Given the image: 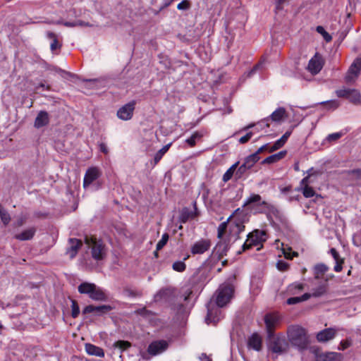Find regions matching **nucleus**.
Instances as JSON below:
<instances>
[{
	"mask_svg": "<svg viewBox=\"0 0 361 361\" xmlns=\"http://www.w3.org/2000/svg\"><path fill=\"white\" fill-rule=\"evenodd\" d=\"M287 336L290 344L299 350L307 348L310 341L305 329L298 325L290 326L287 329Z\"/></svg>",
	"mask_w": 361,
	"mask_h": 361,
	"instance_id": "f257e3e1",
	"label": "nucleus"
},
{
	"mask_svg": "<svg viewBox=\"0 0 361 361\" xmlns=\"http://www.w3.org/2000/svg\"><path fill=\"white\" fill-rule=\"evenodd\" d=\"M85 243L90 249L92 257L94 260L101 261L106 257L107 247L102 240L86 235Z\"/></svg>",
	"mask_w": 361,
	"mask_h": 361,
	"instance_id": "f03ea898",
	"label": "nucleus"
},
{
	"mask_svg": "<svg viewBox=\"0 0 361 361\" xmlns=\"http://www.w3.org/2000/svg\"><path fill=\"white\" fill-rule=\"evenodd\" d=\"M267 343L268 350L277 355L286 353L289 349V343L282 334H268Z\"/></svg>",
	"mask_w": 361,
	"mask_h": 361,
	"instance_id": "7ed1b4c3",
	"label": "nucleus"
},
{
	"mask_svg": "<svg viewBox=\"0 0 361 361\" xmlns=\"http://www.w3.org/2000/svg\"><path fill=\"white\" fill-rule=\"evenodd\" d=\"M234 293V287L231 284L221 286L216 292V304L223 307L231 300Z\"/></svg>",
	"mask_w": 361,
	"mask_h": 361,
	"instance_id": "20e7f679",
	"label": "nucleus"
},
{
	"mask_svg": "<svg viewBox=\"0 0 361 361\" xmlns=\"http://www.w3.org/2000/svg\"><path fill=\"white\" fill-rule=\"evenodd\" d=\"M266 241V233L264 231L255 230L247 235L246 241L243 245V251H245L254 246L261 245L257 250H259L262 247V243Z\"/></svg>",
	"mask_w": 361,
	"mask_h": 361,
	"instance_id": "39448f33",
	"label": "nucleus"
},
{
	"mask_svg": "<svg viewBox=\"0 0 361 361\" xmlns=\"http://www.w3.org/2000/svg\"><path fill=\"white\" fill-rule=\"evenodd\" d=\"M176 299V288L168 286L161 288L154 295L156 302L164 301L169 305Z\"/></svg>",
	"mask_w": 361,
	"mask_h": 361,
	"instance_id": "423d86ee",
	"label": "nucleus"
},
{
	"mask_svg": "<svg viewBox=\"0 0 361 361\" xmlns=\"http://www.w3.org/2000/svg\"><path fill=\"white\" fill-rule=\"evenodd\" d=\"M280 319L281 317L277 312H270L265 314L264 320L267 335L274 334V329Z\"/></svg>",
	"mask_w": 361,
	"mask_h": 361,
	"instance_id": "0eeeda50",
	"label": "nucleus"
},
{
	"mask_svg": "<svg viewBox=\"0 0 361 361\" xmlns=\"http://www.w3.org/2000/svg\"><path fill=\"white\" fill-rule=\"evenodd\" d=\"M361 70V57L356 58L350 66L348 73L345 77L346 82H351L360 75Z\"/></svg>",
	"mask_w": 361,
	"mask_h": 361,
	"instance_id": "6e6552de",
	"label": "nucleus"
},
{
	"mask_svg": "<svg viewBox=\"0 0 361 361\" xmlns=\"http://www.w3.org/2000/svg\"><path fill=\"white\" fill-rule=\"evenodd\" d=\"M212 246V242L209 239L202 238L196 241L190 248L192 255H202L208 251Z\"/></svg>",
	"mask_w": 361,
	"mask_h": 361,
	"instance_id": "1a4fd4ad",
	"label": "nucleus"
},
{
	"mask_svg": "<svg viewBox=\"0 0 361 361\" xmlns=\"http://www.w3.org/2000/svg\"><path fill=\"white\" fill-rule=\"evenodd\" d=\"M257 209L256 212L257 213L266 214L267 216L272 214L276 218H280L281 215V212L276 206L266 201L259 202V205L257 207Z\"/></svg>",
	"mask_w": 361,
	"mask_h": 361,
	"instance_id": "9d476101",
	"label": "nucleus"
},
{
	"mask_svg": "<svg viewBox=\"0 0 361 361\" xmlns=\"http://www.w3.org/2000/svg\"><path fill=\"white\" fill-rule=\"evenodd\" d=\"M135 104L136 102L133 100L121 106L117 111L118 117L123 121L130 120L133 115Z\"/></svg>",
	"mask_w": 361,
	"mask_h": 361,
	"instance_id": "9b49d317",
	"label": "nucleus"
},
{
	"mask_svg": "<svg viewBox=\"0 0 361 361\" xmlns=\"http://www.w3.org/2000/svg\"><path fill=\"white\" fill-rule=\"evenodd\" d=\"M113 309L114 307L109 305H102L99 306L89 305L83 309L82 314H86L94 312L97 316H103L111 311Z\"/></svg>",
	"mask_w": 361,
	"mask_h": 361,
	"instance_id": "f8f14e48",
	"label": "nucleus"
},
{
	"mask_svg": "<svg viewBox=\"0 0 361 361\" xmlns=\"http://www.w3.org/2000/svg\"><path fill=\"white\" fill-rule=\"evenodd\" d=\"M324 61L322 57L316 53L314 57H312L308 63L307 70L312 74H318L323 68Z\"/></svg>",
	"mask_w": 361,
	"mask_h": 361,
	"instance_id": "ddd939ff",
	"label": "nucleus"
},
{
	"mask_svg": "<svg viewBox=\"0 0 361 361\" xmlns=\"http://www.w3.org/2000/svg\"><path fill=\"white\" fill-rule=\"evenodd\" d=\"M245 229L243 221L240 219H235L229 221V235L230 240L232 236H235V240L239 238V235Z\"/></svg>",
	"mask_w": 361,
	"mask_h": 361,
	"instance_id": "4468645a",
	"label": "nucleus"
},
{
	"mask_svg": "<svg viewBox=\"0 0 361 361\" xmlns=\"http://www.w3.org/2000/svg\"><path fill=\"white\" fill-rule=\"evenodd\" d=\"M343 355L340 353L326 352L316 353L314 361H342Z\"/></svg>",
	"mask_w": 361,
	"mask_h": 361,
	"instance_id": "2eb2a0df",
	"label": "nucleus"
},
{
	"mask_svg": "<svg viewBox=\"0 0 361 361\" xmlns=\"http://www.w3.org/2000/svg\"><path fill=\"white\" fill-rule=\"evenodd\" d=\"M168 346L167 341L164 340L157 341L149 345L147 351L152 355H157L165 351Z\"/></svg>",
	"mask_w": 361,
	"mask_h": 361,
	"instance_id": "dca6fc26",
	"label": "nucleus"
},
{
	"mask_svg": "<svg viewBox=\"0 0 361 361\" xmlns=\"http://www.w3.org/2000/svg\"><path fill=\"white\" fill-rule=\"evenodd\" d=\"M101 176L99 169L97 167L89 168L84 176L83 187L86 188Z\"/></svg>",
	"mask_w": 361,
	"mask_h": 361,
	"instance_id": "f3484780",
	"label": "nucleus"
},
{
	"mask_svg": "<svg viewBox=\"0 0 361 361\" xmlns=\"http://www.w3.org/2000/svg\"><path fill=\"white\" fill-rule=\"evenodd\" d=\"M336 334L337 330L335 328H327L319 331L316 338L320 343H326L334 338Z\"/></svg>",
	"mask_w": 361,
	"mask_h": 361,
	"instance_id": "a211bd4d",
	"label": "nucleus"
},
{
	"mask_svg": "<svg viewBox=\"0 0 361 361\" xmlns=\"http://www.w3.org/2000/svg\"><path fill=\"white\" fill-rule=\"evenodd\" d=\"M247 346L256 351H260L262 347V340L257 333L252 334L247 341Z\"/></svg>",
	"mask_w": 361,
	"mask_h": 361,
	"instance_id": "6ab92c4d",
	"label": "nucleus"
},
{
	"mask_svg": "<svg viewBox=\"0 0 361 361\" xmlns=\"http://www.w3.org/2000/svg\"><path fill=\"white\" fill-rule=\"evenodd\" d=\"M82 246V240L77 238H69V257L74 258L77 255L78 250L81 248Z\"/></svg>",
	"mask_w": 361,
	"mask_h": 361,
	"instance_id": "aec40b11",
	"label": "nucleus"
},
{
	"mask_svg": "<svg viewBox=\"0 0 361 361\" xmlns=\"http://www.w3.org/2000/svg\"><path fill=\"white\" fill-rule=\"evenodd\" d=\"M49 122V114L45 111H41L38 113L35 120V127L40 128L47 126Z\"/></svg>",
	"mask_w": 361,
	"mask_h": 361,
	"instance_id": "412c9836",
	"label": "nucleus"
},
{
	"mask_svg": "<svg viewBox=\"0 0 361 361\" xmlns=\"http://www.w3.org/2000/svg\"><path fill=\"white\" fill-rule=\"evenodd\" d=\"M199 215L200 212L198 211H190L188 207H184L180 212L179 221L180 222L184 224L186 223L189 219H194Z\"/></svg>",
	"mask_w": 361,
	"mask_h": 361,
	"instance_id": "4be33fe9",
	"label": "nucleus"
},
{
	"mask_svg": "<svg viewBox=\"0 0 361 361\" xmlns=\"http://www.w3.org/2000/svg\"><path fill=\"white\" fill-rule=\"evenodd\" d=\"M36 233V228L34 227L29 228L24 230L20 233L15 235L14 238L19 240H31Z\"/></svg>",
	"mask_w": 361,
	"mask_h": 361,
	"instance_id": "5701e85b",
	"label": "nucleus"
},
{
	"mask_svg": "<svg viewBox=\"0 0 361 361\" xmlns=\"http://www.w3.org/2000/svg\"><path fill=\"white\" fill-rule=\"evenodd\" d=\"M85 350L90 355H94L99 357L104 356V350L91 343L85 344Z\"/></svg>",
	"mask_w": 361,
	"mask_h": 361,
	"instance_id": "b1692460",
	"label": "nucleus"
},
{
	"mask_svg": "<svg viewBox=\"0 0 361 361\" xmlns=\"http://www.w3.org/2000/svg\"><path fill=\"white\" fill-rule=\"evenodd\" d=\"M286 154H287L286 150L281 151L276 154H272V155L267 157L262 161V164H271L276 163V162L280 161L281 159H283L285 157V156L286 155Z\"/></svg>",
	"mask_w": 361,
	"mask_h": 361,
	"instance_id": "393cba45",
	"label": "nucleus"
},
{
	"mask_svg": "<svg viewBox=\"0 0 361 361\" xmlns=\"http://www.w3.org/2000/svg\"><path fill=\"white\" fill-rule=\"evenodd\" d=\"M329 252L332 255L333 258L336 262V265L334 266V271L336 272H340L343 269V264L344 262L343 259L340 257L339 253L335 248H331Z\"/></svg>",
	"mask_w": 361,
	"mask_h": 361,
	"instance_id": "a878e982",
	"label": "nucleus"
},
{
	"mask_svg": "<svg viewBox=\"0 0 361 361\" xmlns=\"http://www.w3.org/2000/svg\"><path fill=\"white\" fill-rule=\"evenodd\" d=\"M90 298L92 300L97 301H106L107 300V295L104 291L99 287L95 286L93 291L92 292Z\"/></svg>",
	"mask_w": 361,
	"mask_h": 361,
	"instance_id": "bb28decb",
	"label": "nucleus"
},
{
	"mask_svg": "<svg viewBox=\"0 0 361 361\" xmlns=\"http://www.w3.org/2000/svg\"><path fill=\"white\" fill-rule=\"evenodd\" d=\"M228 244L226 242L220 241L219 242L216 247H214V252H216L218 255V258L221 259L224 255H226L227 251L228 250Z\"/></svg>",
	"mask_w": 361,
	"mask_h": 361,
	"instance_id": "cd10ccee",
	"label": "nucleus"
},
{
	"mask_svg": "<svg viewBox=\"0 0 361 361\" xmlns=\"http://www.w3.org/2000/svg\"><path fill=\"white\" fill-rule=\"evenodd\" d=\"M329 267L325 264L319 263L316 264L314 267L313 271H314V279H321L323 275L328 271Z\"/></svg>",
	"mask_w": 361,
	"mask_h": 361,
	"instance_id": "c85d7f7f",
	"label": "nucleus"
},
{
	"mask_svg": "<svg viewBox=\"0 0 361 361\" xmlns=\"http://www.w3.org/2000/svg\"><path fill=\"white\" fill-rule=\"evenodd\" d=\"M95 286L94 283L83 282L78 287V290L80 293L87 294L90 296Z\"/></svg>",
	"mask_w": 361,
	"mask_h": 361,
	"instance_id": "c756f323",
	"label": "nucleus"
},
{
	"mask_svg": "<svg viewBox=\"0 0 361 361\" xmlns=\"http://www.w3.org/2000/svg\"><path fill=\"white\" fill-rule=\"evenodd\" d=\"M114 350H118L121 353L131 347V343L128 341H118L113 343Z\"/></svg>",
	"mask_w": 361,
	"mask_h": 361,
	"instance_id": "7c9ffc66",
	"label": "nucleus"
},
{
	"mask_svg": "<svg viewBox=\"0 0 361 361\" xmlns=\"http://www.w3.org/2000/svg\"><path fill=\"white\" fill-rule=\"evenodd\" d=\"M240 161L235 162L234 164H233L224 174L222 180L224 182L226 183L229 180L231 179L232 176L235 174V171L237 169L238 166H239Z\"/></svg>",
	"mask_w": 361,
	"mask_h": 361,
	"instance_id": "2f4dec72",
	"label": "nucleus"
},
{
	"mask_svg": "<svg viewBox=\"0 0 361 361\" xmlns=\"http://www.w3.org/2000/svg\"><path fill=\"white\" fill-rule=\"evenodd\" d=\"M233 215H234V213L228 217L227 221L222 222L221 224H219L218 229H217L218 238L221 239L223 238V236L225 234V232L227 229L229 221H231V219H233Z\"/></svg>",
	"mask_w": 361,
	"mask_h": 361,
	"instance_id": "473e14b6",
	"label": "nucleus"
},
{
	"mask_svg": "<svg viewBox=\"0 0 361 361\" xmlns=\"http://www.w3.org/2000/svg\"><path fill=\"white\" fill-rule=\"evenodd\" d=\"M259 159V156H257V154H252L245 158L243 164H245L249 169H251Z\"/></svg>",
	"mask_w": 361,
	"mask_h": 361,
	"instance_id": "72a5a7b5",
	"label": "nucleus"
},
{
	"mask_svg": "<svg viewBox=\"0 0 361 361\" xmlns=\"http://www.w3.org/2000/svg\"><path fill=\"white\" fill-rule=\"evenodd\" d=\"M286 114V109L283 107H279L275 110L270 116L273 121H280Z\"/></svg>",
	"mask_w": 361,
	"mask_h": 361,
	"instance_id": "f704fd0d",
	"label": "nucleus"
},
{
	"mask_svg": "<svg viewBox=\"0 0 361 361\" xmlns=\"http://www.w3.org/2000/svg\"><path fill=\"white\" fill-rule=\"evenodd\" d=\"M262 197L258 194H252L245 202L243 207L249 206L252 204H255L256 206L259 205V202H262Z\"/></svg>",
	"mask_w": 361,
	"mask_h": 361,
	"instance_id": "c9c22d12",
	"label": "nucleus"
},
{
	"mask_svg": "<svg viewBox=\"0 0 361 361\" xmlns=\"http://www.w3.org/2000/svg\"><path fill=\"white\" fill-rule=\"evenodd\" d=\"M123 294L128 298H137L142 295V292L130 287H125L123 290Z\"/></svg>",
	"mask_w": 361,
	"mask_h": 361,
	"instance_id": "e433bc0d",
	"label": "nucleus"
},
{
	"mask_svg": "<svg viewBox=\"0 0 361 361\" xmlns=\"http://www.w3.org/2000/svg\"><path fill=\"white\" fill-rule=\"evenodd\" d=\"M47 37L52 40L50 44V48L52 51H55L57 49L60 47L59 41L56 39V35L54 32L48 31L47 32Z\"/></svg>",
	"mask_w": 361,
	"mask_h": 361,
	"instance_id": "4c0bfd02",
	"label": "nucleus"
},
{
	"mask_svg": "<svg viewBox=\"0 0 361 361\" xmlns=\"http://www.w3.org/2000/svg\"><path fill=\"white\" fill-rule=\"evenodd\" d=\"M349 101L355 104H361V94L358 90L353 89L348 98Z\"/></svg>",
	"mask_w": 361,
	"mask_h": 361,
	"instance_id": "58836bf2",
	"label": "nucleus"
},
{
	"mask_svg": "<svg viewBox=\"0 0 361 361\" xmlns=\"http://www.w3.org/2000/svg\"><path fill=\"white\" fill-rule=\"evenodd\" d=\"M171 143H169L165 146H164L161 149H159L154 155V165H156L164 155V154L169 150Z\"/></svg>",
	"mask_w": 361,
	"mask_h": 361,
	"instance_id": "ea45409f",
	"label": "nucleus"
},
{
	"mask_svg": "<svg viewBox=\"0 0 361 361\" xmlns=\"http://www.w3.org/2000/svg\"><path fill=\"white\" fill-rule=\"evenodd\" d=\"M345 173L353 180H361V169H352L345 171Z\"/></svg>",
	"mask_w": 361,
	"mask_h": 361,
	"instance_id": "a19ab883",
	"label": "nucleus"
},
{
	"mask_svg": "<svg viewBox=\"0 0 361 361\" xmlns=\"http://www.w3.org/2000/svg\"><path fill=\"white\" fill-rule=\"evenodd\" d=\"M238 169L235 170V178L236 180L241 179L244 175L250 170L245 164H242L240 166H238Z\"/></svg>",
	"mask_w": 361,
	"mask_h": 361,
	"instance_id": "79ce46f5",
	"label": "nucleus"
},
{
	"mask_svg": "<svg viewBox=\"0 0 361 361\" xmlns=\"http://www.w3.org/2000/svg\"><path fill=\"white\" fill-rule=\"evenodd\" d=\"M169 306L176 314L183 313L184 311V305L182 303L176 302V300L172 301Z\"/></svg>",
	"mask_w": 361,
	"mask_h": 361,
	"instance_id": "37998d69",
	"label": "nucleus"
},
{
	"mask_svg": "<svg viewBox=\"0 0 361 361\" xmlns=\"http://www.w3.org/2000/svg\"><path fill=\"white\" fill-rule=\"evenodd\" d=\"M327 290V285L322 284L319 286L317 288L314 289L312 293V296L314 297H320L324 295Z\"/></svg>",
	"mask_w": 361,
	"mask_h": 361,
	"instance_id": "c03bdc74",
	"label": "nucleus"
},
{
	"mask_svg": "<svg viewBox=\"0 0 361 361\" xmlns=\"http://www.w3.org/2000/svg\"><path fill=\"white\" fill-rule=\"evenodd\" d=\"M172 269L178 272H183L186 269V264L183 261H176L172 264Z\"/></svg>",
	"mask_w": 361,
	"mask_h": 361,
	"instance_id": "a18cd8bd",
	"label": "nucleus"
},
{
	"mask_svg": "<svg viewBox=\"0 0 361 361\" xmlns=\"http://www.w3.org/2000/svg\"><path fill=\"white\" fill-rule=\"evenodd\" d=\"M316 30L318 33L321 34L323 36L326 42H329L331 41L332 37L325 30V29L322 26H317Z\"/></svg>",
	"mask_w": 361,
	"mask_h": 361,
	"instance_id": "49530a36",
	"label": "nucleus"
},
{
	"mask_svg": "<svg viewBox=\"0 0 361 361\" xmlns=\"http://www.w3.org/2000/svg\"><path fill=\"white\" fill-rule=\"evenodd\" d=\"M169 238V235L168 233H165L162 235L161 240L157 244V250H161L167 243Z\"/></svg>",
	"mask_w": 361,
	"mask_h": 361,
	"instance_id": "de8ad7c7",
	"label": "nucleus"
},
{
	"mask_svg": "<svg viewBox=\"0 0 361 361\" xmlns=\"http://www.w3.org/2000/svg\"><path fill=\"white\" fill-rule=\"evenodd\" d=\"M353 89H341L336 91V94L338 97L346 98L348 99Z\"/></svg>",
	"mask_w": 361,
	"mask_h": 361,
	"instance_id": "09e8293b",
	"label": "nucleus"
},
{
	"mask_svg": "<svg viewBox=\"0 0 361 361\" xmlns=\"http://www.w3.org/2000/svg\"><path fill=\"white\" fill-rule=\"evenodd\" d=\"M71 303V316L73 318H76L80 314V307L78 302L75 300H72Z\"/></svg>",
	"mask_w": 361,
	"mask_h": 361,
	"instance_id": "8fccbe9b",
	"label": "nucleus"
},
{
	"mask_svg": "<svg viewBox=\"0 0 361 361\" xmlns=\"http://www.w3.org/2000/svg\"><path fill=\"white\" fill-rule=\"evenodd\" d=\"M302 193L305 197L310 198L312 197L315 195V191L313 190L312 188L306 185L302 188Z\"/></svg>",
	"mask_w": 361,
	"mask_h": 361,
	"instance_id": "3c124183",
	"label": "nucleus"
},
{
	"mask_svg": "<svg viewBox=\"0 0 361 361\" xmlns=\"http://www.w3.org/2000/svg\"><path fill=\"white\" fill-rule=\"evenodd\" d=\"M343 136V133H341V132H338V133H331V134H329L326 140L329 142H335L336 140H338V139H340L341 137Z\"/></svg>",
	"mask_w": 361,
	"mask_h": 361,
	"instance_id": "603ef678",
	"label": "nucleus"
},
{
	"mask_svg": "<svg viewBox=\"0 0 361 361\" xmlns=\"http://www.w3.org/2000/svg\"><path fill=\"white\" fill-rule=\"evenodd\" d=\"M290 134H291V131L286 132L283 134V135L276 141V145H281V147H282L286 142V141H287L288 138L290 137Z\"/></svg>",
	"mask_w": 361,
	"mask_h": 361,
	"instance_id": "864d4df0",
	"label": "nucleus"
},
{
	"mask_svg": "<svg viewBox=\"0 0 361 361\" xmlns=\"http://www.w3.org/2000/svg\"><path fill=\"white\" fill-rule=\"evenodd\" d=\"M1 221L4 224L7 225L11 221V216L8 212L5 209L0 214Z\"/></svg>",
	"mask_w": 361,
	"mask_h": 361,
	"instance_id": "5fc2aeb1",
	"label": "nucleus"
},
{
	"mask_svg": "<svg viewBox=\"0 0 361 361\" xmlns=\"http://www.w3.org/2000/svg\"><path fill=\"white\" fill-rule=\"evenodd\" d=\"M135 313L146 317L152 315V311L148 310L146 307L138 309L135 310Z\"/></svg>",
	"mask_w": 361,
	"mask_h": 361,
	"instance_id": "6e6d98bb",
	"label": "nucleus"
},
{
	"mask_svg": "<svg viewBox=\"0 0 361 361\" xmlns=\"http://www.w3.org/2000/svg\"><path fill=\"white\" fill-rule=\"evenodd\" d=\"M190 8V2L188 0H183L177 6L178 10L186 11Z\"/></svg>",
	"mask_w": 361,
	"mask_h": 361,
	"instance_id": "4d7b16f0",
	"label": "nucleus"
},
{
	"mask_svg": "<svg viewBox=\"0 0 361 361\" xmlns=\"http://www.w3.org/2000/svg\"><path fill=\"white\" fill-rule=\"evenodd\" d=\"M200 137V135L198 133H195L192 135L189 138L186 140V142L191 147L195 146L196 140Z\"/></svg>",
	"mask_w": 361,
	"mask_h": 361,
	"instance_id": "13d9d810",
	"label": "nucleus"
},
{
	"mask_svg": "<svg viewBox=\"0 0 361 361\" xmlns=\"http://www.w3.org/2000/svg\"><path fill=\"white\" fill-rule=\"evenodd\" d=\"M277 269L279 271H285L288 269L289 264L283 260H279L276 264Z\"/></svg>",
	"mask_w": 361,
	"mask_h": 361,
	"instance_id": "bf43d9fd",
	"label": "nucleus"
},
{
	"mask_svg": "<svg viewBox=\"0 0 361 361\" xmlns=\"http://www.w3.org/2000/svg\"><path fill=\"white\" fill-rule=\"evenodd\" d=\"M319 104L322 105H328L329 108H332L334 109H336L338 106L337 102L335 100L322 102Z\"/></svg>",
	"mask_w": 361,
	"mask_h": 361,
	"instance_id": "052dcab7",
	"label": "nucleus"
},
{
	"mask_svg": "<svg viewBox=\"0 0 361 361\" xmlns=\"http://www.w3.org/2000/svg\"><path fill=\"white\" fill-rule=\"evenodd\" d=\"M350 345H351V341L346 339V340L342 341L340 343V345L338 348V349L340 350H344L347 349L348 348H349Z\"/></svg>",
	"mask_w": 361,
	"mask_h": 361,
	"instance_id": "680f3d73",
	"label": "nucleus"
},
{
	"mask_svg": "<svg viewBox=\"0 0 361 361\" xmlns=\"http://www.w3.org/2000/svg\"><path fill=\"white\" fill-rule=\"evenodd\" d=\"M253 133L252 132L247 133L245 135L241 137L239 140L240 144H245L252 137Z\"/></svg>",
	"mask_w": 361,
	"mask_h": 361,
	"instance_id": "e2e57ef3",
	"label": "nucleus"
},
{
	"mask_svg": "<svg viewBox=\"0 0 361 361\" xmlns=\"http://www.w3.org/2000/svg\"><path fill=\"white\" fill-rule=\"evenodd\" d=\"M288 305H295L301 302L300 297H292L289 298L286 301Z\"/></svg>",
	"mask_w": 361,
	"mask_h": 361,
	"instance_id": "0e129e2a",
	"label": "nucleus"
},
{
	"mask_svg": "<svg viewBox=\"0 0 361 361\" xmlns=\"http://www.w3.org/2000/svg\"><path fill=\"white\" fill-rule=\"evenodd\" d=\"M313 170V169H310L307 173H308V176L305 177L304 178L302 179L301 182H300V185H308V183H309V180L310 178V176L312 175V173H310V171H312Z\"/></svg>",
	"mask_w": 361,
	"mask_h": 361,
	"instance_id": "69168bd1",
	"label": "nucleus"
},
{
	"mask_svg": "<svg viewBox=\"0 0 361 361\" xmlns=\"http://www.w3.org/2000/svg\"><path fill=\"white\" fill-rule=\"evenodd\" d=\"M99 150L105 154H107L109 153V149H108V147L106 145L105 143L104 142H101L99 145Z\"/></svg>",
	"mask_w": 361,
	"mask_h": 361,
	"instance_id": "338daca9",
	"label": "nucleus"
},
{
	"mask_svg": "<svg viewBox=\"0 0 361 361\" xmlns=\"http://www.w3.org/2000/svg\"><path fill=\"white\" fill-rule=\"evenodd\" d=\"M192 294V290L191 289H187L183 293V300L184 301H187L190 295Z\"/></svg>",
	"mask_w": 361,
	"mask_h": 361,
	"instance_id": "774afa93",
	"label": "nucleus"
}]
</instances>
